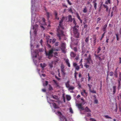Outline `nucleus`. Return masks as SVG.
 I'll use <instances>...</instances> for the list:
<instances>
[{"instance_id": "nucleus-1", "label": "nucleus", "mask_w": 121, "mask_h": 121, "mask_svg": "<svg viewBox=\"0 0 121 121\" xmlns=\"http://www.w3.org/2000/svg\"><path fill=\"white\" fill-rule=\"evenodd\" d=\"M65 19V17H62L61 20L60 21L59 26L57 29V35L59 37L60 40L61 39V37L64 35V32L63 30L64 29V28L62 25V23Z\"/></svg>"}, {"instance_id": "nucleus-2", "label": "nucleus", "mask_w": 121, "mask_h": 121, "mask_svg": "<svg viewBox=\"0 0 121 121\" xmlns=\"http://www.w3.org/2000/svg\"><path fill=\"white\" fill-rule=\"evenodd\" d=\"M86 62L84 64V66L86 68H88L89 67V65H87L92 64H93V61L91 59V56L90 54L88 56V57L86 59Z\"/></svg>"}, {"instance_id": "nucleus-3", "label": "nucleus", "mask_w": 121, "mask_h": 121, "mask_svg": "<svg viewBox=\"0 0 121 121\" xmlns=\"http://www.w3.org/2000/svg\"><path fill=\"white\" fill-rule=\"evenodd\" d=\"M54 51V49L52 48L50 50L48 51H45L46 55L47 56H48V58L49 59L51 58L53 56V52Z\"/></svg>"}, {"instance_id": "nucleus-4", "label": "nucleus", "mask_w": 121, "mask_h": 121, "mask_svg": "<svg viewBox=\"0 0 121 121\" xmlns=\"http://www.w3.org/2000/svg\"><path fill=\"white\" fill-rule=\"evenodd\" d=\"M79 26L77 25L76 26H74L73 27V32L76 37L78 38L79 37V33L78 32V28Z\"/></svg>"}, {"instance_id": "nucleus-5", "label": "nucleus", "mask_w": 121, "mask_h": 121, "mask_svg": "<svg viewBox=\"0 0 121 121\" xmlns=\"http://www.w3.org/2000/svg\"><path fill=\"white\" fill-rule=\"evenodd\" d=\"M95 56L96 57V59H98L99 61H101L103 60H104V59L105 58V56L104 55H96L95 54Z\"/></svg>"}, {"instance_id": "nucleus-6", "label": "nucleus", "mask_w": 121, "mask_h": 121, "mask_svg": "<svg viewBox=\"0 0 121 121\" xmlns=\"http://www.w3.org/2000/svg\"><path fill=\"white\" fill-rule=\"evenodd\" d=\"M65 43H62L61 44V49L63 52H65Z\"/></svg>"}, {"instance_id": "nucleus-7", "label": "nucleus", "mask_w": 121, "mask_h": 121, "mask_svg": "<svg viewBox=\"0 0 121 121\" xmlns=\"http://www.w3.org/2000/svg\"><path fill=\"white\" fill-rule=\"evenodd\" d=\"M76 106L79 109H81L82 110H84V108L82 106V104H76Z\"/></svg>"}, {"instance_id": "nucleus-8", "label": "nucleus", "mask_w": 121, "mask_h": 121, "mask_svg": "<svg viewBox=\"0 0 121 121\" xmlns=\"http://www.w3.org/2000/svg\"><path fill=\"white\" fill-rule=\"evenodd\" d=\"M82 95L84 97H86L87 96V93L86 92V91L85 90H83L81 92Z\"/></svg>"}, {"instance_id": "nucleus-9", "label": "nucleus", "mask_w": 121, "mask_h": 121, "mask_svg": "<svg viewBox=\"0 0 121 121\" xmlns=\"http://www.w3.org/2000/svg\"><path fill=\"white\" fill-rule=\"evenodd\" d=\"M76 55V53H74V52H70V56H71L72 58L74 57Z\"/></svg>"}, {"instance_id": "nucleus-10", "label": "nucleus", "mask_w": 121, "mask_h": 121, "mask_svg": "<svg viewBox=\"0 0 121 121\" xmlns=\"http://www.w3.org/2000/svg\"><path fill=\"white\" fill-rule=\"evenodd\" d=\"M116 86H113L112 87V92L113 94L114 95L116 92Z\"/></svg>"}, {"instance_id": "nucleus-11", "label": "nucleus", "mask_w": 121, "mask_h": 121, "mask_svg": "<svg viewBox=\"0 0 121 121\" xmlns=\"http://www.w3.org/2000/svg\"><path fill=\"white\" fill-rule=\"evenodd\" d=\"M65 62L68 67H70V65L69 63V60L68 59H67L65 60Z\"/></svg>"}, {"instance_id": "nucleus-12", "label": "nucleus", "mask_w": 121, "mask_h": 121, "mask_svg": "<svg viewBox=\"0 0 121 121\" xmlns=\"http://www.w3.org/2000/svg\"><path fill=\"white\" fill-rule=\"evenodd\" d=\"M67 88H68V90H73L75 88L72 85H70L69 86V87H68Z\"/></svg>"}, {"instance_id": "nucleus-13", "label": "nucleus", "mask_w": 121, "mask_h": 121, "mask_svg": "<svg viewBox=\"0 0 121 121\" xmlns=\"http://www.w3.org/2000/svg\"><path fill=\"white\" fill-rule=\"evenodd\" d=\"M54 13L55 18L56 19H57L58 20H59V18L58 17H57V13L56 11H54Z\"/></svg>"}, {"instance_id": "nucleus-14", "label": "nucleus", "mask_w": 121, "mask_h": 121, "mask_svg": "<svg viewBox=\"0 0 121 121\" xmlns=\"http://www.w3.org/2000/svg\"><path fill=\"white\" fill-rule=\"evenodd\" d=\"M107 26V24H106L103 26V31L104 32H106V28Z\"/></svg>"}, {"instance_id": "nucleus-15", "label": "nucleus", "mask_w": 121, "mask_h": 121, "mask_svg": "<svg viewBox=\"0 0 121 121\" xmlns=\"http://www.w3.org/2000/svg\"><path fill=\"white\" fill-rule=\"evenodd\" d=\"M52 105L54 108H59V107L55 103H52Z\"/></svg>"}, {"instance_id": "nucleus-16", "label": "nucleus", "mask_w": 121, "mask_h": 121, "mask_svg": "<svg viewBox=\"0 0 121 121\" xmlns=\"http://www.w3.org/2000/svg\"><path fill=\"white\" fill-rule=\"evenodd\" d=\"M69 81H68L65 83L66 86L67 88L69 87V86L70 85L69 84Z\"/></svg>"}, {"instance_id": "nucleus-17", "label": "nucleus", "mask_w": 121, "mask_h": 121, "mask_svg": "<svg viewBox=\"0 0 121 121\" xmlns=\"http://www.w3.org/2000/svg\"><path fill=\"white\" fill-rule=\"evenodd\" d=\"M40 65L41 67H42V68L43 69L46 66V65L44 63L43 64L41 63L40 64Z\"/></svg>"}, {"instance_id": "nucleus-18", "label": "nucleus", "mask_w": 121, "mask_h": 121, "mask_svg": "<svg viewBox=\"0 0 121 121\" xmlns=\"http://www.w3.org/2000/svg\"><path fill=\"white\" fill-rule=\"evenodd\" d=\"M93 39H94L93 41V44L95 46L96 44V37H94L93 38Z\"/></svg>"}, {"instance_id": "nucleus-19", "label": "nucleus", "mask_w": 121, "mask_h": 121, "mask_svg": "<svg viewBox=\"0 0 121 121\" xmlns=\"http://www.w3.org/2000/svg\"><path fill=\"white\" fill-rule=\"evenodd\" d=\"M85 110L86 112H91V111L90 109L88 108L87 107H86L85 109Z\"/></svg>"}, {"instance_id": "nucleus-20", "label": "nucleus", "mask_w": 121, "mask_h": 121, "mask_svg": "<svg viewBox=\"0 0 121 121\" xmlns=\"http://www.w3.org/2000/svg\"><path fill=\"white\" fill-rule=\"evenodd\" d=\"M121 78L119 77V79L118 80V87H120L121 85Z\"/></svg>"}, {"instance_id": "nucleus-21", "label": "nucleus", "mask_w": 121, "mask_h": 121, "mask_svg": "<svg viewBox=\"0 0 121 121\" xmlns=\"http://www.w3.org/2000/svg\"><path fill=\"white\" fill-rule=\"evenodd\" d=\"M58 114H59V116L60 117V119H62V117H61V116H62V114L61 112L59 111H58L57 112Z\"/></svg>"}, {"instance_id": "nucleus-22", "label": "nucleus", "mask_w": 121, "mask_h": 121, "mask_svg": "<svg viewBox=\"0 0 121 121\" xmlns=\"http://www.w3.org/2000/svg\"><path fill=\"white\" fill-rule=\"evenodd\" d=\"M83 12L85 13H86L87 12V9L86 7H85L83 9Z\"/></svg>"}, {"instance_id": "nucleus-23", "label": "nucleus", "mask_w": 121, "mask_h": 121, "mask_svg": "<svg viewBox=\"0 0 121 121\" xmlns=\"http://www.w3.org/2000/svg\"><path fill=\"white\" fill-rule=\"evenodd\" d=\"M53 81L54 82L56 85V86L57 87H59V85L58 84V83L55 80H53Z\"/></svg>"}, {"instance_id": "nucleus-24", "label": "nucleus", "mask_w": 121, "mask_h": 121, "mask_svg": "<svg viewBox=\"0 0 121 121\" xmlns=\"http://www.w3.org/2000/svg\"><path fill=\"white\" fill-rule=\"evenodd\" d=\"M69 21L71 22H72V18L71 16V15L69 16L68 17Z\"/></svg>"}, {"instance_id": "nucleus-25", "label": "nucleus", "mask_w": 121, "mask_h": 121, "mask_svg": "<svg viewBox=\"0 0 121 121\" xmlns=\"http://www.w3.org/2000/svg\"><path fill=\"white\" fill-rule=\"evenodd\" d=\"M66 99L68 101L69 100L71 99V97L69 95H66Z\"/></svg>"}, {"instance_id": "nucleus-26", "label": "nucleus", "mask_w": 121, "mask_h": 121, "mask_svg": "<svg viewBox=\"0 0 121 121\" xmlns=\"http://www.w3.org/2000/svg\"><path fill=\"white\" fill-rule=\"evenodd\" d=\"M62 119L63 120V121H67V120L66 117L62 116Z\"/></svg>"}, {"instance_id": "nucleus-27", "label": "nucleus", "mask_w": 121, "mask_h": 121, "mask_svg": "<svg viewBox=\"0 0 121 121\" xmlns=\"http://www.w3.org/2000/svg\"><path fill=\"white\" fill-rule=\"evenodd\" d=\"M101 48L100 47H99L98 48L97 50V53L98 54L99 53V52L101 50Z\"/></svg>"}, {"instance_id": "nucleus-28", "label": "nucleus", "mask_w": 121, "mask_h": 121, "mask_svg": "<svg viewBox=\"0 0 121 121\" xmlns=\"http://www.w3.org/2000/svg\"><path fill=\"white\" fill-rule=\"evenodd\" d=\"M105 3L107 4H108V3L110 4L111 3L110 0H107L105 1Z\"/></svg>"}, {"instance_id": "nucleus-29", "label": "nucleus", "mask_w": 121, "mask_h": 121, "mask_svg": "<svg viewBox=\"0 0 121 121\" xmlns=\"http://www.w3.org/2000/svg\"><path fill=\"white\" fill-rule=\"evenodd\" d=\"M61 71H64V67L63 65H62L61 66Z\"/></svg>"}, {"instance_id": "nucleus-30", "label": "nucleus", "mask_w": 121, "mask_h": 121, "mask_svg": "<svg viewBox=\"0 0 121 121\" xmlns=\"http://www.w3.org/2000/svg\"><path fill=\"white\" fill-rule=\"evenodd\" d=\"M93 3L94 4L93 5L95 9L96 10L97 8V4L96 3Z\"/></svg>"}, {"instance_id": "nucleus-31", "label": "nucleus", "mask_w": 121, "mask_h": 121, "mask_svg": "<svg viewBox=\"0 0 121 121\" xmlns=\"http://www.w3.org/2000/svg\"><path fill=\"white\" fill-rule=\"evenodd\" d=\"M86 51L85 49V48H83L82 49V54H83Z\"/></svg>"}, {"instance_id": "nucleus-32", "label": "nucleus", "mask_w": 121, "mask_h": 121, "mask_svg": "<svg viewBox=\"0 0 121 121\" xmlns=\"http://www.w3.org/2000/svg\"><path fill=\"white\" fill-rule=\"evenodd\" d=\"M77 64L76 62L73 63V65L74 67L75 68L77 65Z\"/></svg>"}, {"instance_id": "nucleus-33", "label": "nucleus", "mask_w": 121, "mask_h": 121, "mask_svg": "<svg viewBox=\"0 0 121 121\" xmlns=\"http://www.w3.org/2000/svg\"><path fill=\"white\" fill-rule=\"evenodd\" d=\"M75 69L77 71L79 70L80 69L79 66L78 65H77L76 67H75Z\"/></svg>"}, {"instance_id": "nucleus-34", "label": "nucleus", "mask_w": 121, "mask_h": 121, "mask_svg": "<svg viewBox=\"0 0 121 121\" xmlns=\"http://www.w3.org/2000/svg\"><path fill=\"white\" fill-rule=\"evenodd\" d=\"M76 16L78 18V19L79 20L80 19V16H79L78 14V13H77L76 14Z\"/></svg>"}, {"instance_id": "nucleus-35", "label": "nucleus", "mask_w": 121, "mask_h": 121, "mask_svg": "<svg viewBox=\"0 0 121 121\" xmlns=\"http://www.w3.org/2000/svg\"><path fill=\"white\" fill-rule=\"evenodd\" d=\"M49 90H53V88L50 85H49Z\"/></svg>"}, {"instance_id": "nucleus-36", "label": "nucleus", "mask_w": 121, "mask_h": 121, "mask_svg": "<svg viewBox=\"0 0 121 121\" xmlns=\"http://www.w3.org/2000/svg\"><path fill=\"white\" fill-rule=\"evenodd\" d=\"M104 117L107 118H109L111 119L112 117H109V116L107 115H105L104 116Z\"/></svg>"}, {"instance_id": "nucleus-37", "label": "nucleus", "mask_w": 121, "mask_h": 121, "mask_svg": "<svg viewBox=\"0 0 121 121\" xmlns=\"http://www.w3.org/2000/svg\"><path fill=\"white\" fill-rule=\"evenodd\" d=\"M89 37H88L86 38L85 39V42L86 43H87L89 41Z\"/></svg>"}, {"instance_id": "nucleus-38", "label": "nucleus", "mask_w": 121, "mask_h": 121, "mask_svg": "<svg viewBox=\"0 0 121 121\" xmlns=\"http://www.w3.org/2000/svg\"><path fill=\"white\" fill-rule=\"evenodd\" d=\"M90 91L91 92H92V93H96V91L94 90H90Z\"/></svg>"}, {"instance_id": "nucleus-39", "label": "nucleus", "mask_w": 121, "mask_h": 121, "mask_svg": "<svg viewBox=\"0 0 121 121\" xmlns=\"http://www.w3.org/2000/svg\"><path fill=\"white\" fill-rule=\"evenodd\" d=\"M73 50L76 52L78 51V49L76 47H74L73 49Z\"/></svg>"}, {"instance_id": "nucleus-40", "label": "nucleus", "mask_w": 121, "mask_h": 121, "mask_svg": "<svg viewBox=\"0 0 121 121\" xmlns=\"http://www.w3.org/2000/svg\"><path fill=\"white\" fill-rule=\"evenodd\" d=\"M48 84V82L47 81H46L43 84L44 86H47Z\"/></svg>"}, {"instance_id": "nucleus-41", "label": "nucleus", "mask_w": 121, "mask_h": 121, "mask_svg": "<svg viewBox=\"0 0 121 121\" xmlns=\"http://www.w3.org/2000/svg\"><path fill=\"white\" fill-rule=\"evenodd\" d=\"M47 17H48V19L49 17V16L50 13H48V12H47Z\"/></svg>"}, {"instance_id": "nucleus-42", "label": "nucleus", "mask_w": 121, "mask_h": 121, "mask_svg": "<svg viewBox=\"0 0 121 121\" xmlns=\"http://www.w3.org/2000/svg\"><path fill=\"white\" fill-rule=\"evenodd\" d=\"M73 23L74 24V25H75V26H77V25H76V24H77L76 23L75 20L74 19L73 20Z\"/></svg>"}, {"instance_id": "nucleus-43", "label": "nucleus", "mask_w": 121, "mask_h": 121, "mask_svg": "<svg viewBox=\"0 0 121 121\" xmlns=\"http://www.w3.org/2000/svg\"><path fill=\"white\" fill-rule=\"evenodd\" d=\"M59 60V59L58 58H56V59L54 61L56 62H57Z\"/></svg>"}, {"instance_id": "nucleus-44", "label": "nucleus", "mask_w": 121, "mask_h": 121, "mask_svg": "<svg viewBox=\"0 0 121 121\" xmlns=\"http://www.w3.org/2000/svg\"><path fill=\"white\" fill-rule=\"evenodd\" d=\"M91 114L90 113H87V115H86V117H89L91 116Z\"/></svg>"}, {"instance_id": "nucleus-45", "label": "nucleus", "mask_w": 121, "mask_h": 121, "mask_svg": "<svg viewBox=\"0 0 121 121\" xmlns=\"http://www.w3.org/2000/svg\"><path fill=\"white\" fill-rule=\"evenodd\" d=\"M66 0L67 1V2L68 4L69 5H71L72 4V3L70 2L69 0Z\"/></svg>"}, {"instance_id": "nucleus-46", "label": "nucleus", "mask_w": 121, "mask_h": 121, "mask_svg": "<svg viewBox=\"0 0 121 121\" xmlns=\"http://www.w3.org/2000/svg\"><path fill=\"white\" fill-rule=\"evenodd\" d=\"M70 112L71 113H73V111L72 108H69V109Z\"/></svg>"}, {"instance_id": "nucleus-47", "label": "nucleus", "mask_w": 121, "mask_h": 121, "mask_svg": "<svg viewBox=\"0 0 121 121\" xmlns=\"http://www.w3.org/2000/svg\"><path fill=\"white\" fill-rule=\"evenodd\" d=\"M113 74H114V73L113 72H112V71L110 73V76H112L113 75Z\"/></svg>"}, {"instance_id": "nucleus-48", "label": "nucleus", "mask_w": 121, "mask_h": 121, "mask_svg": "<svg viewBox=\"0 0 121 121\" xmlns=\"http://www.w3.org/2000/svg\"><path fill=\"white\" fill-rule=\"evenodd\" d=\"M49 65L51 68H52L53 67V65L52 63L49 64Z\"/></svg>"}, {"instance_id": "nucleus-49", "label": "nucleus", "mask_w": 121, "mask_h": 121, "mask_svg": "<svg viewBox=\"0 0 121 121\" xmlns=\"http://www.w3.org/2000/svg\"><path fill=\"white\" fill-rule=\"evenodd\" d=\"M51 39H48L47 41L48 43H51Z\"/></svg>"}, {"instance_id": "nucleus-50", "label": "nucleus", "mask_w": 121, "mask_h": 121, "mask_svg": "<svg viewBox=\"0 0 121 121\" xmlns=\"http://www.w3.org/2000/svg\"><path fill=\"white\" fill-rule=\"evenodd\" d=\"M103 6L106 9L108 8V6H107V5H105L104 4H103Z\"/></svg>"}, {"instance_id": "nucleus-51", "label": "nucleus", "mask_w": 121, "mask_h": 121, "mask_svg": "<svg viewBox=\"0 0 121 121\" xmlns=\"http://www.w3.org/2000/svg\"><path fill=\"white\" fill-rule=\"evenodd\" d=\"M106 33V32H104V33L102 35V36H101V37H102V38H103L104 37V35H105V33Z\"/></svg>"}, {"instance_id": "nucleus-52", "label": "nucleus", "mask_w": 121, "mask_h": 121, "mask_svg": "<svg viewBox=\"0 0 121 121\" xmlns=\"http://www.w3.org/2000/svg\"><path fill=\"white\" fill-rule=\"evenodd\" d=\"M79 58V56H76L75 58V59L77 60H78Z\"/></svg>"}, {"instance_id": "nucleus-53", "label": "nucleus", "mask_w": 121, "mask_h": 121, "mask_svg": "<svg viewBox=\"0 0 121 121\" xmlns=\"http://www.w3.org/2000/svg\"><path fill=\"white\" fill-rule=\"evenodd\" d=\"M90 120L91 121H96L93 118H91L90 119Z\"/></svg>"}, {"instance_id": "nucleus-54", "label": "nucleus", "mask_w": 121, "mask_h": 121, "mask_svg": "<svg viewBox=\"0 0 121 121\" xmlns=\"http://www.w3.org/2000/svg\"><path fill=\"white\" fill-rule=\"evenodd\" d=\"M106 42L107 43H108V40H109V39L108 38H107V37H106Z\"/></svg>"}, {"instance_id": "nucleus-55", "label": "nucleus", "mask_w": 121, "mask_h": 121, "mask_svg": "<svg viewBox=\"0 0 121 121\" xmlns=\"http://www.w3.org/2000/svg\"><path fill=\"white\" fill-rule=\"evenodd\" d=\"M101 18L100 17H99L97 19V20L99 22L101 20Z\"/></svg>"}, {"instance_id": "nucleus-56", "label": "nucleus", "mask_w": 121, "mask_h": 121, "mask_svg": "<svg viewBox=\"0 0 121 121\" xmlns=\"http://www.w3.org/2000/svg\"><path fill=\"white\" fill-rule=\"evenodd\" d=\"M62 74L63 75H65V71H61Z\"/></svg>"}, {"instance_id": "nucleus-57", "label": "nucleus", "mask_w": 121, "mask_h": 121, "mask_svg": "<svg viewBox=\"0 0 121 121\" xmlns=\"http://www.w3.org/2000/svg\"><path fill=\"white\" fill-rule=\"evenodd\" d=\"M116 38H117V40L118 41L119 40V38L118 37V36L117 34H116Z\"/></svg>"}, {"instance_id": "nucleus-58", "label": "nucleus", "mask_w": 121, "mask_h": 121, "mask_svg": "<svg viewBox=\"0 0 121 121\" xmlns=\"http://www.w3.org/2000/svg\"><path fill=\"white\" fill-rule=\"evenodd\" d=\"M56 39L55 38L53 39L52 40V42L53 43H55L56 41Z\"/></svg>"}, {"instance_id": "nucleus-59", "label": "nucleus", "mask_w": 121, "mask_h": 121, "mask_svg": "<svg viewBox=\"0 0 121 121\" xmlns=\"http://www.w3.org/2000/svg\"><path fill=\"white\" fill-rule=\"evenodd\" d=\"M94 102L95 104L97 103L98 102V100L97 99H95L94 101Z\"/></svg>"}, {"instance_id": "nucleus-60", "label": "nucleus", "mask_w": 121, "mask_h": 121, "mask_svg": "<svg viewBox=\"0 0 121 121\" xmlns=\"http://www.w3.org/2000/svg\"><path fill=\"white\" fill-rule=\"evenodd\" d=\"M88 86L89 87V88L90 90H91V85H90V84H88Z\"/></svg>"}, {"instance_id": "nucleus-61", "label": "nucleus", "mask_w": 121, "mask_h": 121, "mask_svg": "<svg viewBox=\"0 0 121 121\" xmlns=\"http://www.w3.org/2000/svg\"><path fill=\"white\" fill-rule=\"evenodd\" d=\"M55 77L58 80H59L60 79V78H58L57 76H55Z\"/></svg>"}, {"instance_id": "nucleus-62", "label": "nucleus", "mask_w": 121, "mask_h": 121, "mask_svg": "<svg viewBox=\"0 0 121 121\" xmlns=\"http://www.w3.org/2000/svg\"><path fill=\"white\" fill-rule=\"evenodd\" d=\"M58 42H56L55 44V46H58Z\"/></svg>"}, {"instance_id": "nucleus-63", "label": "nucleus", "mask_w": 121, "mask_h": 121, "mask_svg": "<svg viewBox=\"0 0 121 121\" xmlns=\"http://www.w3.org/2000/svg\"><path fill=\"white\" fill-rule=\"evenodd\" d=\"M74 78L76 80H77V75H74Z\"/></svg>"}, {"instance_id": "nucleus-64", "label": "nucleus", "mask_w": 121, "mask_h": 121, "mask_svg": "<svg viewBox=\"0 0 121 121\" xmlns=\"http://www.w3.org/2000/svg\"><path fill=\"white\" fill-rule=\"evenodd\" d=\"M87 27V25H85L84 26V27L85 28H86Z\"/></svg>"}]
</instances>
